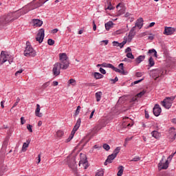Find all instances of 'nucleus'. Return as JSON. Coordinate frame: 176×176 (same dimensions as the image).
Masks as SVG:
<instances>
[{"mask_svg":"<svg viewBox=\"0 0 176 176\" xmlns=\"http://www.w3.org/2000/svg\"><path fill=\"white\" fill-rule=\"evenodd\" d=\"M175 100V96L166 97L162 102V107H164L166 109H170L173 106V102Z\"/></svg>","mask_w":176,"mask_h":176,"instance_id":"39448f33","label":"nucleus"},{"mask_svg":"<svg viewBox=\"0 0 176 176\" xmlns=\"http://www.w3.org/2000/svg\"><path fill=\"white\" fill-rule=\"evenodd\" d=\"M58 32V29H54L52 31V34H57Z\"/></svg>","mask_w":176,"mask_h":176,"instance_id":"338daca9","label":"nucleus"},{"mask_svg":"<svg viewBox=\"0 0 176 176\" xmlns=\"http://www.w3.org/2000/svg\"><path fill=\"white\" fill-rule=\"evenodd\" d=\"M103 148L105 149V151H109L111 149V146L107 144H103Z\"/></svg>","mask_w":176,"mask_h":176,"instance_id":"37998d69","label":"nucleus"},{"mask_svg":"<svg viewBox=\"0 0 176 176\" xmlns=\"http://www.w3.org/2000/svg\"><path fill=\"white\" fill-rule=\"evenodd\" d=\"M96 176H104V172L102 170H100L96 174Z\"/></svg>","mask_w":176,"mask_h":176,"instance_id":"de8ad7c7","label":"nucleus"},{"mask_svg":"<svg viewBox=\"0 0 176 176\" xmlns=\"http://www.w3.org/2000/svg\"><path fill=\"white\" fill-rule=\"evenodd\" d=\"M160 137H162V134L157 131H155V138H156V140H159V138H160Z\"/></svg>","mask_w":176,"mask_h":176,"instance_id":"e433bc0d","label":"nucleus"},{"mask_svg":"<svg viewBox=\"0 0 176 176\" xmlns=\"http://www.w3.org/2000/svg\"><path fill=\"white\" fill-rule=\"evenodd\" d=\"M127 43V41H124L122 43H120V49H122V47L124 46V44Z\"/></svg>","mask_w":176,"mask_h":176,"instance_id":"864d4df0","label":"nucleus"},{"mask_svg":"<svg viewBox=\"0 0 176 176\" xmlns=\"http://www.w3.org/2000/svg\"><path fill=\"white\" fill-rule=\"evenodd\" d=\"M120 152V147H117L113 152L112 155H115L116 157L118 156V154Z\"/></svg>","mask_w":176,"mask_h":176,"instance_id":"72a5a7b5","label":"nucleus"},{"mask_svg":"<svg viewBox=\"0 0 176 176\" xmlns=\"http://www.w3.org/2000/svg\"><path fill=\"white\" fill-rule=\"evenodd\" d=\"M135 35V32L133 31H130L129 34V39H133V37Z\"/></svg>","mask_w":176,"mask_h":176,"instance_id":"c9c22d12","label":"nucleus"},{"mask_svg":"<svg viewBox=\"0 0 176 176\" xmlns=\"http://www.w3.org/2000/svg\"><path fill=\"white\" fill-rule=\"evenodd\" d=\"M67 164L73 173H76V171H78V166L75 162V157H72L69 160V157H67Z\"/></svg>","mask_w":176,"mask_h":176,"instance_id":"0eeeda50","label":"nucleus"},{"mask_svg":"<svg viewBox=\"0 0 176 176\" xmlns=\"http://www.w3.org/2000/svg\"><path fill=\"white\" fill-rule=\"evenodd\" d=\"M147 56H149L148 59V67H153L155 65V61L152 56H155V49L149 50L147 52Z\"/></svg>","mask_w":176,"mask_h":176,"instance_id":"9b49d317","label":"nucleus"},{"mask_svg":"<svg viewBox=\"0 0 176 176\" xmlns=\"http://www.w3.org/2000/svg\"><path fill=\"white\" fill-rule=\"evenodd\" d=\"M166 157L163 156L162 160L158 164L159 170H167L168 168V164H170V162L168 160H165Z\"/></svg>","mask_w":176,"mask_h":176,"instance_id":"6e6552de","label":"nucleus"},{"mask_svg":"<svg viewBox=\"0 0 176 176\" xmlns=\"http://www.w3.org/2000/svg\"><path fill=\"white\" fill-rule=\"evenodd\" d=\"M144 113H145V118H146V119H148V118H149V114L148 113V111H147L146 110H145Z\"/></svg>","mask_w":176,"mask_h":176,"instance_id":"0e129e2a","label":"nucleus"},{"mask_svg":"<svg viewBox=\"0 0 176 176\" xmlns=\"http://www.w3.org/2000/svg\"><path fill=\"white\" fill-rule=\"evenodd\" d=\"M116 158V156L113 155V154H111V155H109L108 157H107V159L106 160V161L104 162V166H107L108 165V163H111L112 161L113 160H115Z\"/></svg>","mask_w":176,"mask_h":176,"instance_id":"dca6fc26","label":"nucleus"},{"mask_svg":"<svg viewBox=\"0 0 176 176\" xmlns=\"http://www.w3.org/2000/svg\"><path fill=\"white\" fill-rule=\"evenodd\" d=\"M130 52H131V48H130V47H128L125 50V53H130Z\"/></svg>","mask_w":176,"mask_h":176,"instance_id":"69168bd1","label":"nucleus"},{"mask_svg":"<svg viewBox=\"0 0 176 176\" xmlns=\"http://www.w3.org/2000/svg\"><path fill=\"white\" fill-rule=\"evenodd\" d=\"M27 129H28V131H30V133H32V125L28 124Z\"/></svg>","mask_w":176,"mask_h":176,"instance_id":"3c124183","label":"nucleus"},{"mask_svg":"<svg viewBox=\"0 0 176 176\" xmlns=\"http://www.w3.org/2000/svg\"><path fill=\"white\" fill-rule=\"evenodd\" d=\"M60 64H62V69H67L69 67V60L65 53L59 54Z\"/></svg>","mask_w":176,"mask_h":176,"instance_id":"7ed1b4c3","label":"nucleus"},{"mask_svg":"<svg viewBox=\"0 0 176 176\" xmlns=\"http://www.w3.org/2000/svg\"><path fill=\"white\" fill-rule=\"evenodd\" d=\"M60 69H63V64L56 63L54 65L52 72L54 76H58L60 75Z\"/></svg>","mask_w":176,"mask_h":176,"instance_id":"1a4fd4ad","label":"nucleus"},{"mask_svg":"<svg viewBox=\"0 0 176 176\" xmlns=\"http://www.w3.org/2000/svg\"><path fill=\"white\" fill-rule=\"evenodd\" d=\"M82 122L80 118H78L76 121V123L74 127V129H75V130H78V129H79V127H80V123Z\"/></svg>","mask_w":176,"mask_h":176,"instance_id":"c85d7f7f","label":"nucleus"},{"mask_svg":"<svg viewBox=\"0 0 176 176\" xmlns=\"http://www.w3.org/2000/svg\"><path fill=\"white\" fill-rule=\"evenodd\" d=\"M145 94V91H142L140 93L138 94L136 96H135L133 101H137V98H141L142 96H144Z\"/></svg>","mask_w":176,"mask_h":176,"instance_id":"c756f323","label":"nucleus"},{"mask_svg":"<svg viewBox=\"0 0 176 176\" xmlns=\"http://www.w3.org/2000/svg\"><path fill=\"white\" fill-rule=\"evenodd\" d=\"M93 30L94 31H96V30H97V25H96V22L94 21H93Z\"/></svg>","mask_w":176,"mask_h":176,"instance_id":"bf43d9fd","label":"nucleus"},{"mask_svg":"<svg viewBox=\"0 0 176 176\" xmlns=\"http://www.w3.org/2000/svg\"><path fill=\"white\" fill-rule=\"evenodd\" d=\"M96 101L98 102L101 100V96H102V93L101 91L96 92Z\"/></svg>","mask_w":176,"mask_h":176,"instance_id":"a878e982","label":"nucleus"},{"mask_svg":"<svg viewBox=\"0 0 176 176\" xmlns=\"http://www.w3.org/2000/svg\"><path fill=\"white\" fill-rule=\"evenodd\" d=\"M167 137L169 141H170V142H173V141L175 140V137H176L175 128L171 127L169 129Z\"/></svg>","mask_w":176,"mask_h":176,"instance_id":"f8f14e48","label":"nucleus"},{"mask_svg":"<svg viewBox=\"0 0 176 176\" xmlns=\"http://www.w3.org/2000/svg\"><path fill=\"white\" fill-rule=\"evenodd\" d=\"M176 152H175L173 154L169 155V157H168V160H171L173 159V157H174V155H175Z\"/></svg>","mask_w":176,"mask_h":176,"instance_id":"680f3d73","label":"nucleus"},{"mask_svg":"<svg viewBox=\"0 0 176 176\" xmlns=\"http://www.w3.org/2000/svg\"><path fill=\"white\" fill-rule=\"evenodd\" d=\"M35 0H34L32 3H30L26 8V12H25L24 13H28V12L30 10H34V9H38V8H41V6H42V5H43V3H45L42 0H40L39 1H38L37 3H36L35 4H34V1Z\"/></svg>","mask_w":176,"mask_h":176,"instance_id":"423d86ee","label":"nucleus"},{"mask_svg":"<svg viewBox=\"0 0 176 176\" xmlns=\"http://www.w3.org/2000/svg\"><path fill=\"white\" fill-rule=\"evenodd\" d=\"M142 75H144V74L141 73V72H138L136 73V76L138 78H141V76H142Z\"/></svg>","mask_w":176,"mask_h":176,"instance_id":"052dcab7","label":"nucleus"},{"mask_svg":"<svg viewBox=\"0 0 176 176\" xmlns=\"http://www.w3.org/2000/svg\"><path fill=\"white\" fill-rule=\"evenodd\" d=\"M8 61L9 64H12L13 63V56L9 55L8 52L5 51H1L0 55V65H2Z\"/></svg>","mask_w":176,"mask_h":176,"instance_id":"f03ea898","label":"nucleus"},{"mask_svg":"<svg viewBox=\"0 0 176 176\" xmlns=\"http://www.w3.org/2000/svg\"><path fill=\"white\" fill-rule=\"evenodd\" d=\"M69 85H72V86H75V85H76V80H75V79H70L69 80Z\"/></svg>","mask_w":176,"mask_h":176,"instance_id":"f704fd0d","label":"nucleus"},{"mask_svg":"<svg viewBox=\"0 0 176 176\" xmlns=\"http://www.w3.org/2000/svg\"><path fill=\"white\" fill-rule=\"evenodd\" d=\"M104 76L98 72H95L94 73V78L95 79H102V78H103Z\"/></svg>","mask_w":176,"mask_h":176,"instance_id":"7c9ffc66","label":"nucleus"},{"mask_svg":"<svg viewBox=\"0 0 176 176\" xmlns=\"http://www.w3.org/2000/svg\"><path fill=\"white\" fill-rule=\"evenodd\" d=\"M131 140H133V137H131V138H126L125 139V144H127L129 142V141H131Z\"/></svg>","mask_w":176,"mask_h":176,"instance_id":"13d9d810","label":"nucleus"},{"mask_svg":"<svg viewBox=\"0 0 176 176\" xmlns=\"http://www.w3.org/2000/svg\"><path fill=\"white\" fill-rule=\"evenodd\" d=\"M111 69L115 71L116 72H118L119 74H122V75H127V72H124V70H121L118 67H115V66H112Z\"/></svg>","mask_w":176,"mask_h":176,"instance_id":"4be33fe9","label":"nucleus"},{"mask_svg":"<svg viewBox=\"0 0 176 176\" xmlns=\"http://www.w3.org/2000/svg\"><path fill=\"white\" fill-rule=\"evenodd\" d=\"M80 108H81L80 106L77 107V109H76V113H75L76 116L79 115V112H80Z\"/></svg>","mask_w":176,"mask_h":176,"instance_id":"49530a36","label":"nucleus"},{"mask_svg":"<svg viewBox=\"0 0 176 176\" xmlns=\"http://www.w3.org/2000/svg\"><path fill=\"white\" fill-rule=\"evenodd\" d=\"M145 58V56H139L136 59L135 61L137 64H140V63H142Z\"/></svg>","mask_w":176,"mask_h":176,"instance_id":"cd10ccee","label":"nucleus"},{"mask_svg":"<svg viewBox=\"0 0 176 176\" xmlns=\"http://www.w3.org/2000/svg\"><path fill=\"white\" fill-rule=\"evenodd\" d=\"M105 127V124L100 122L94 128V133H98L101 129Z\"/></svg>","mask_w":176,"mask_h":176,"instance_id":"a211bd4d","label":"nucleus"},{"mask_svg":"<svg viewBox=\"0 0 176 176\" xmlns=\"http://www.w3.org/2000/svg\"><path fill=\"white\" fill-rule=\"evenodd\" d=\"M111 82H112V83L115 84L116 83V82H118V80H119V78L118 77H116L115 79H110Z\"/></svg>","mask_w":176,"mask_h":176,"instance_id":"09e8293b","label":"nucleus"},{"mask_svg":"<svg viewBox=\"0 0 176 176\" xmlns=\"http://www.w3.org/2000/svg\"><path fill=\"white\" fill-rule=\"evenodd\" d=\"M94 149H101V146L96 144L94 146Z\"/></svg>","mask_w":176,"mask_h":176,"instance_id":"774afa93","label":"nucleus"},{"mask_svg":"<svg viewBox=\"0 0 176 176\" xmlns=\"http://www.w3.org/2000/svg\"><path fill=\"white\" fill-rule=\"evenodd\" d=\"M35 115L38 118H42V113H41V105H39V104H36V109L35 110Z\"/></svg>","mask_w":176,"mask_h":176,"instance_id":"412c9836","label":"nucleus"},{"mask_svg":"<svg viewBox=\"0 0 176 176\" xmlns=\"http://www.w3.org/2000/svg\"><path fill=\"white\" fill-rule=\"evenodd\" d=\"M113 46H116V47H120V43L118 41H113Z\"/></svg>","mask_w":176,"mask_h":176,"instance_id":"79ce46f5","label":"nucleus"},{"mask_svg":"<svg viewBox=\"0 0 176 176\" xmlns=\"http://www.w3.org/2000/svg\"><path fill=\"white\" fill-rule=\"evenodd\" d=\"M126 57L128 58H131V60H134V55H133V53H131V52H128L126 54Z\"/></svg>","mask_w":176,"mask_h":176,"instance_id":"4c0bfd02","label":"nucleus"},{"mask_svg":"<svg viewBox=\"0 0 176 176\" xmlns=\"http://www.w3.org/2000/svg\"><path fill=\"white\" fill-rule=\"evenodd\" d=\"M32 23L34 27H41L43 24V21L40 19H33Z\"/></svg>","mask_w":176,"mask_h":176,"instance_id":"aec40b11","label":"nucleus"},{"mask_svg":"<svg viewBox=\"0 0 176 176\" xmlns=\"http://www.w3.org/2000/svg\"><path fill=\"white\" fill-rule=\"evenodd\" d=\"M76 131H78V129H75V128H74L69 138L67 139V142H69V141L74 138V135H75Z\"/></svg>","mask_w":176,"mask_h":176,"instance_id":"b1692460","label":"nucleus"},{"mask_svg":"<svg viewBox=\"0 0 176 176\" xmlns=\"http://www.w3.org/2000/svg\"><path fill=\"white\" fill-rule=\"evenodd\" d=\"M118 172L117 173L118 176H122L123 175V171H124V168L123 167V166H120L118 167Z\"/></svg>","mask_w":176,"mask_h":176,"instance_id":"393cba45","label":"nucleus"},{"mask_svg":"<svg viewBox=\"0 0 176 176\" xmlns=\"http://www.w3.org/2000/svg\"><path fill=\"white\" fill-rule=\"evenodd\" d=\"M112 1L111 0H107V4L105 5L106 10H112Z\"/></svg>","mask_w":176,"mask_h":176,"instance_id":"5701e85b","label":"nucleus"},{"mask_svg":"<svg viewBox=\"0 0 176 176\" xmlns=\"http://www.w3.org/2000/svg\"><path fill=\"white\" fill-rule=\"evenodd\" d=\"M50 85V82H47L42 85V88L46 89V87H48V86Z\"/></svg>","mask_w":176,"mask_h":176,"instance_id":"c03bdc74","label":"nucleus"},{"mask_svg":"<svg viewBox=\"0 0 176 176\" xmlns=\"http://www.w3.org/2000/svg\"><path fill=\"white\" fill-rule=\"evenodd\" d=\"M135 25V27H138V28L141 30V28H142V25H144V19L142 18L138 19Z\"/></svg>","mask_w":176,"mask_h":176,"instance_id":"6ab92c4d","label":"nucleus"},{"mask_svg":"<svg viewBox=\"0 0 176 176\" xmlns=\"http://www.w3.org/2000/svg\"><path fill=\"white\" fill-rule=\"evenodd\" d=\"M23 54L25 57H35V56H36V52H35V50H34V48H32L28 41L26 42V47Z\"/></svg>","mask_w":176,"mask_h":176,"instance_id":"20e7f679","label":"nucleus"},{"mask_svg":"<svg viewBox=\"0 0 176 176\" xmlns=\"http://www.w3.org/2000/svg\"><path fill=\"white\" fill-rule=\"evenodd\" d=\"M131 126H133V124H131L130 123H127V122H126V121L122 123V126L123 127H126V126L131 127Z\"/></svg>","mask_w":176,"mask_h":176,"instance_id":"ea45409f","label":"nucleus"},{"mask_svg":"<svg viewBox=\"0 0 176 176\" xmlns=\"http://www.w3.org/2000/svg\"><path fill=\"white\" fill-rule=\"evenodd\" d=\"M113 65L111 63H103L101 65V66L103 67V68H112Z\"/></svg>","mask_w":176,"mask_h":176,"instance_id":"2f4dec72","label":"nucleus"},{"mask_svg":"<svg viewBox=\"0 0 176 176\" xmlns=\"http://www.w3.org/2000/svg\"><path fill=\"white\" fill-rule=\"evenodd\" d=\"M43 39H45V29L41 28L38 30L36 40L39 43H42L43 42Z\"/></svg>","mask_w":176,"mask_h":176,"instance_id":"9d476101","label":"nucleus"},{"mask_svg":"<svg viewBox=\"0 0 176 176\" xmlns=\"http://www.w3.org/2000/svg\"><path fill=\"white\" fill-rule=\"evenodd\" d=\"M162 113V107L159 104H155V116H160Z\"/></svg>","mask_w":176,"mask_h":176,"instance_id":"f3484780","label":"nucleus"},{"mask_svg":"<svg viewBox=\"0 0 176 176\" xmlns=\"http://www.w3.org/2000/svg\"><path fill=\"white\" fill-rule=\"evenodd\" d=\"M100 72H101L103 75H105V74H107V71H105V69H102V67H100L99 69Z\"/></svg>","mask_w":176,"mask_h":176,"instance_id":"603ef678","label":"nucleus"},{"mask_svg":"<svg viewBox=\"0 0 176 176\" xmlns=\"http://www.w3.org/2000/svg\"><path fill=\"white\" fill-rule=\"evenodd\" d=\"M13 16H14V14L9 12L7 15H4L3 17L0 18V25L3 27L6 25V24H9V23H13V21H14Z\"/></svg>","mask_w":176,"mask_h":176,"instance_id":"f257e3e1","label":"nucleus"},{"mask_svg":"<svg viewBox=\"0 0 176 176\" xmlns=\"http://www.w3.org/2000/svg\"><path fill=\"white\" fill-rule=\"evenodd\" d=\"M80 160L79 162V166H80V164H82V166L85 167V168H87V158L86 157V155H85V154H80Z\"/></svg>","mask_w":176,"mask_h":176,"instance_id":"4468645a","label":"nucleus"},{"mask_svg":"<svg viewBox=\"0 0 176 176\" xmlns=\"http://www.w3.org/2000/svg\"><path fill=\"white\" fill-rule=\"evenodd\" d=\"M57 137H63L64 135V132L63 131H58L56 132Z\"/></svg>","mask_w":176,"mask_h":176,"instance_id":"58836bf2","label":"nucleus"},{"mask_svg":"<svg viewBox=\"0 0 176 176\" xmlns=\"http://www.w3.org/2000/svg\"><path fill=\"white\" fill-rule=\"evenodd\" d=\"M47 43H48V45H50V46H53V45L54 43V40L49 38L47 41Z\"/></svg>","mask_w":176,"mask_h":176,"instance_id":"a19ab883","label":"nucleus"},{"mask_svg":"<svg viewBox=\"0 0 176 176\" xmlns=\"http://www.w3.org/2000/svg\"><path fill=\"white\" fill-rule=\"evenodd\" d=\"M112 25H113V23L112 21L107 22L105 23V28L107 31H109L110 28H111Z\"/></svg>","mask_w":176,"mask_h":176,"instance_id":"bb28decb","label":"nucleus"},{"mask_svg":"<svg viewBox=\"0 0 176 176\" xmlns=\"http://www.w3.org/2000/svg\"><path fill=\"white\" fill-rule=\"evenodd\" d=\"M96 112V109H94L91 113V115L89 116V119H93V116H94V113Z\"/></svg>","mask_w":176,"mask_h":176,"instance_id":"6e6d98bb","label":"nucleus"},{"mask_svg":"<svg viewBox=\"0 0 176 176\" xmlns=\"http://www.w3.org/2000/svg\"><path fill=\"white\" fill-rule=\"evenodd\" d=\"M25 12H27V7L23 8L21 11H16L15 12H11L12 14H14V15H13L14 21L17 20V19H19V17H20V16H21V14H25V13H24Z\"/></svg>","mask_w":176,"mask_h":176,"instance_id":"ddd939ff","label":"nucleus"},{"mask_svg":"<svg viewBox=\"0 0 176 176\" xmlns=\"http://www.w3.org/2000/svg\"><path fill=\"white\" fill-rule=\"evenodd\" d=\"M22 73H23V69H19L15 73V76H18L19 74H22Z\"/></svg>","mask_w":176,"mask_h":176,"instance_id":"4d7b16f0","label":"nucleus"},{"mask_svg":"<svg viewBox=\"0 0 176 176\" xmlns=\"http://www.w3.org/2000/svg\"><path fill=\"white\" fill-rule=\"evenodd\" d=\"M149 75L151 78H153V79H155V70H151L149 73Z\"/></svg>","mask_w":176,"mask_h":176,"instance_id":"a18cd8bd","label":"nucleus"},{"mask_svg":"<svg viewBox=\"0 0 176 176\" xmlns=\"http://www.w3.org/2000/svg\"><path fill=\"white\" fill-rule=\"evenodd\" d=\"M141 159L140 158V157H135L134 158H133L131 162H138L140 161Z\"/></svg>","mask_w":176,"mask_h":176,"instance_id":"8fccbe9b","label":"nucleus"},{"mask_svg":"<svg viewBox=\"0 0 176 176\" xmlns=\"http://www.w3.org/2000/svg\"><path fill=\"white\" fill-rule=\"evenodd\" d=\"M29 145H30V142H28V143L24 142V143L23 144L22 151H23V152H25V151H27V148H28Z\"/></svg>","mask_w":176,"mask_h":176,"instance_id":"473e14b6","label":"nucleus"},{"mask_svg":"<svg viewBox=\"0 0 176 176\" xmlns=\"http://www.w3.org/2000/svg\"><path fill=\"white\" fill-rule=\"evenodd\" d=\"M124 64L123 63H120V65H119V68H120V69H121V71H124Z\"/></svg>","mask_w":176,"mask_h":176,"instance_id":"5fc2aeb1","label":"nucleus"},{"mask_svg":"<svg viewBox=\"0 0 176 176\" xmlns=\"http://www.w3.org/2000/svg\"><path fill=\"white\" fill-rule=\"evenodd\" d=\"M175 32L174 28H165L164 34V35H173Z\"/></svg>","mask_w":176,"mask_h":176,"instance_id":"2eb2a0df","label":"nucleus"},{"mask_svg":"<svg viewBox=\"0 0 176 176\" xmlns=\"http://www.w3.org/2000/svg\"><path fill=\"white\" fill-rule=\"evenodd\" d=\"M25 123V120H24V117L21 118V124H24Z\"/></svg>","mask_w":176,"mask_h":176,"instance_id":"e2e57ef3","label":"nucleus"}]
</instances>
